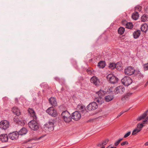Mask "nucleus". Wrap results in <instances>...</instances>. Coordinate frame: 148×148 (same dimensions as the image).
I'll return each instance as SVG.
<instances>
[{
  "label": "nucleus",
  "mask_w": 148,
  "mask_h": 148,
  "mask_svg": "<svg viewBox=\"0 0 148 148\" xmlns=\"http://www.w3.org/2000/svg\"><path fill=\"white\" fill-rule=\"evenodd\" d=\"M46 112L49 114L53 117H56L57 115L56 111L53 107L49 108L46 110Z\"/></svg>",
  "instance_id": "1a4fd4ad"
},
{
  "label": "nucleus",
  "mask_w": 148,
  "mask_h": 148,
  "mask_svg": "<svg viewBox=\"0 0 148 148\" xmlns=\"http://www.w3.org/2000/svg\"><path fill=\"white\" fill-rule=\"evenodd\" d=\"M49 101L50 104L53 106H56L57 102L56 98L53 97H51L49 99Z\"/></svg>",
  "instance_id": "a211bd4d"
},
{
  "label": "nucleus",
  "mask_w": 148,
  "mask_h": 148,
  "mask_svg": "<svg viewBox=\"0 0 148 148\" xmlns=\"http://www.w3.org/2000/svg\"><path fill=\"white\" fill-rule=\"evenodd\" d=\"M78 110L82 112H87L84 106L82 104H79L77 106Z\"/></svg>",
  "instance_id": "412c9836"
},
{
  "label": "nucleus",
  "mask_w": 148,
  "mask_h": 148,
  "mask_svg": "<svg viewBox=\"0 0 148 148\" xmlns=\"http://www.w3.org/2000/svg\"><path fill=\"white\" fill-rule=\"evenodd\" d=\"M141 10V7L140 6H137L135 8V12H140Z\"/></svg>",
  "instance_id": "c9c22d12"
},
{
  "label": "nucleus",
  "mask_w": 148,
  "mask_h": 148,
  "mask_svg": "<svg viewBox=\"0 0 148 148\" xmlns=\"http://www.w3.org/2000/svg\"><path fill=\"white\" fill-rule=\"evenodd\" d=\"M144 145L146 146H148V141L146 142L145 144Z\"/></svg>",
  "instance_id": "de8ad7c7"
},
{
  "label": "nucleus",
  "mask_w": 148,
  "mask_h": 148,
  "mask_svg": "<svg viewBox=\"0 0 148 148\" xmlns=\"http://www.w3.org/2000/svg\"><path fill=\"white\" fill-rule=\"evenodd\" d=\"M27 148H32L31 147H28Z\"/></svg>",
  "instance_id": "864d4df0"
},
{
  "label": "nucleus",
  "mask_w": 148,
  "mask_h": 148,
  "mask_svg": "<svg viewBox=\"0 0 148 148\" xmlns=\"http://www.w3.org/2000/svg\"><path fill=\"white\" fill-rule=\"evenodd\" d=\"M128 143L127 141H125L124 142H123L122 143H121V145L122 146H124L125 145H127L128 144Z\"/></svg>",
  "instance_id": "a19ab883"
},
{
  "label": "nucleus",
  "mask_w": 148,
  "mask_h": 148,
  "mask_svg": "<svg viewBox=\"0 0 148 148\" xmlns=\"http://www.w3.org/2000/svg\"><path fill=\"white\" fill-rule=\"evenodd\" d=\"M131 133V131H129L126 133L124 136V138H126L130 135Z\"/></svg>",
  "instance_id": "ea45409f"
},
{
  "label": "nucleus",
  "mask_w": 148,
  "mask_h": 148,
  "mask_svg": "<svg viewBox=\"0 0 148 148\" xmlns=\"http://www.w3.org/2000/svg\"><path fill=\"white\" fill-rule=\"evenodd\" d=\"M32 140V139H29V140H28L27 141V142H30V141Z\"/></svg>",
  "instance_id": "8fccbe9b"
},
{
  "label": "nucleus",
  "mask_w": 148,
  "mask_h": 148,
  "mask_svg": "<svg viewBox=\"0 0 148 148\" xmlns=\"http://www.w3.org/2000/svg\"><path fill=\"white\" fill-rule=\"evenodd\" d=\"M54 79H55V80H56V81H57L58 82H60V79L58 77H55Z\"/></svg>",
  "instance_id": "37998d69"
},
{
  "label": "nucleus",
  "mask_w": 148,
  "mask_h": 148,
  "mask_svg": "<svg viewBox=\"0 0 148 148\" xmlns=\"http://www.w3.org/2000/svg\"><path fill=\"white\" fill-rule=\"evenodd\" d=\"M148 85V80L147 82L146 83L145 85V86H146L147 85Z\"/></svg>",
  "instance_id": "09e8293b"
},
{
  "label": "nucleus",
  "mask_w": 148,
  "mask_h": 148,
  "mask_svg": "<svg viewBox=\"0 0 148 148\" xmlns=\"http://www.w3.org/2000/svg\"><path fill=\"white\" fill-rule=\"evenodd\" d=\"M139 16L138 13L137 12H135L132 14V18L134 20H137Z\"/></svg>",
  "instance_id": "a878e982"
},
{
  "label": "nucleus",
  "mask_w": 148,
  "mask_h": 148,
  "mask_svg": "<svg viewBox=\"0 0 148 148\" xmlns=\"http://www.w3.org/2000/svg\"><path fill=\"white\" fill-rule=\"evenodd\" d=\"M141 21L142 22H145L148 21L147 15L146 14L143 15L141 18Z\"/></svg>",
  "instance_id": "c85d7f7f"
},
{
  "label": "nucleus",
  "mask_w": 148,
  "mask_h": 148,
  "mask_svg": "<svg viewBox=\"0 0 148 148\" xmlns=\"http://www.w3.org/2000/svg\"><path fill=\"white\" fill-rule=\"evenodd\" d=\"M87 72L88 73H92V70H90V69H87Z\"/></svg>",
  "instance_id": "a18cd8bd"
},
{
  "label": "nucleus",
  "mask_w": 148,
  "mask_h": 148,
  "mask_svg": "<svg viewBox=\"0 0 148 148\" xmlns=\"http://www.w3.org/2000/svg\"><path fill=\"white\" fill-rule=\"evenodd\" d=\"M106 66V62L104 61H101L98 64V66L100 68H104Z\"/></svg>",
  "instance_id": "bb28decb"
},
{
  "label": "nucleus",
  "mask_w": 148,
  "mask_h": 148,
  "mask_svg": "<svg viewBox=\"0 0 148 148\" xmlns=\"http://www.w3.org/2000/svg\"><path fill=\"white\" fill-rule=\"evenodd\" d=\"M61 116L62 119L66 123H69L72 120V116L70 113L67 110L62 112Z\"/></svg>",
  "instance_id": "f257e3e1"
},
{
  "label": "nucleus",
  "mask_w": 148,
  "mask_h": 148,
  "mask_svg": "<svg viewBox=\"0 0 148 148\" xmlns=\"http://www.w3.org/2000/svg\"><path fill=\"white\" fill-rule=\"evenodd\" d=\"M148 25L147 24L145 23L141 25L140 29L142 32L146 33L148 30Z\"/></svg>",
  "instance_id": "6ab92c4d"
},
{
  "label": "nucleus",
  "mask_w": 148,
  "mask_h": 148,
  "mask_svg": "<svg viewBox=\"0 0 148 148\" xmlns=\"http://www.w3.org/2000/svg\"><path fill=\"white\" fill-rule=\"evenodd\" d=\"M143 123L138 124L137 125L136 128L139 130H140V131L142 130V128L144 126V122Z\"/></svg>",
  "instance_id": "7c9ffc66"
},
{
  "label": "nucleus",
  "mask_w": 148,
  "mask_h": 148,
  "mask_svg": "<svg viewBox=\"0 0 148 148\" xmlns=\"http://www.w3.org/2000/svg\"><path fill=\"white\" fill-rule=\"evenodd\" d=\"M110 146V145L108 146V147H107L106 148H109V147Z\"/></svg>",
  "instance_id": "5fc2aeb1"
},
{
  "label": "nucleus",
  "mask_w": 148,
  "mask_h": 148,
  "mask_svg": "<svg viewBox=\"0 0 148 148\" xmlns=\"http://www.w3.org/2000/svg\"><path fill=\"white\" fill-rule=\"evenodd\" d=\"M114 98L113 95H108L105 97V100L106 101L109 102L112 100Z\"/></svg>",
  "instance_id": "cd10ccee"
},
{
  "label": "nucleus",
  "mask_w": 148,
  "mask_h": 148,
  "mask_svg": "<svg viewBox=\"0 0 148 148\" xmlns=\"http://www.w3.org/2000/svg\"><path fill=\"white\" fill-rule=\"evenodd\" d=\"M110 148H116V147H112Z\"/></svg>",
  "instance_id": "603ef678"
},
{
  "label": "nucleus",
  "mask_w": 148,
  "mask_h": 148,
  "mask_svg": "<svg viewBox=\"0 0 148 148\" xmlns=\"http://www.w3.org/2000/svg\"><path fill=\"white\" fill-rule=\"evenodd\" d=\"M117 65L113 63H111L110 64L109 67L111 69H113L116 67Z\"/></svg>",
  "instance_id": "72a5a7b5"
},
{
  "label": "nucleus",
  "mask_w": 148,
  "mask_h": 148,
  "mask_svg": "<svg viewBox=\"0 0 148 148\" xmlns=\"http://www.w3.org/2000/svg\"><path fill=\"white\" fill-rule=\"evenodd\" d=\"M126 28L129 29H132L133 27V25L132 23H127L126 25Z\"/></svg>",
  "instance_id": "473e14b6"
},
{
  "label": "nucleus",
  "mask_w": 148,
  "mask_h": 148,
  "mask_svg": "<svg viewBox=\"0 0 148 148\" xmlns=\"http://www.w3.org/2000/svg\"><path fill=\"white\" fill-rule=\"evenodd\" d=\"M123 140V138H120L119 139V140L116 141L114 143V145L116 146H117L119 144V143H120V142Z\"/></svg>",
  "instance_id": "e433bc0d"
},
{
  "label": "nucleus",
  "mask_w": 148,
  "mask_h": 148,
  "mask_svg": "<svg viewBox=\"0 0 148 148\" xmlns=\"http://www.w3.org/2000/svg\"><path fill=\"white\" fill-rule=\"evenodd\" d=\"M125 88L123 86H120L116 87L114 91L116 94H122L125 91Z\"/></svg>",
  "instance_id": "ddd939ff"
},
{
  "label": "nucleus",
  "mask_w": 148,
  "mask_h": 148,
  "mask_svg": "<svg viewBox=\"0 0 148 148\" xmlns=\"http://www.w3.org/2000/svg\"><path fill=\"white\" fill-rule=\"evenodd\" d=\"M140 131V130H139L138 129H137V128H136L135 129H134L132 133V135H135L137 133H138Z\"/></svg>",
  "instance_id": "f704fd0d"
},
{
  "label": "nucleus",
  "mask_w": 148,
  "mask_h": 148,
  "mask_svg": "<svg viewBox=\"0 0 148 148\" xmlns=\"http://www.w3.org/2000/svg\"><path fill=\"white\" fill-rule=\"evenodd\" d=\"M148 112V110H147L143 114L138 117L137 119V120L138 121H140L142 119H144L147 116Z\"/></svg>",
  "instance_id": "5701e85b"
},
{
  "label": "nucleus",
  "mask_w": 148,
  "mask_h": 148,
  "mask_svg": "<svg viewBox=\"0 0 148 148\" xmlns=\"http://www.w3.org/2000/svg\"><path fill=\"white\" fill-rule=\"evenodd\" d=\"M144 69L145 70H148V63L144 65Z\"/></svg>",
  "instance_id": "79ce46f5"
},
{
  "label": "nucleus",
  "mask_w": 148,
  "mask_h": 148,
  "mask_svg": "<svg viewBox=\"0 0 148 148\" xmlns=\"http://www.w3.org/2000/svg\"><path fill=\"white\" fill-rule=\"evenodd\" d=\"M102 144V142L101 143H100L97 144V146L98 147H101L102 146H103V144Z\"/></svg>",
  "instance_id": "c03bdc74"
},
{
  "label": "nucleus",
  "mask_w": 148,
  "mask_h": 148,
  "mask_svg": "<svg viewBox=\"0 0 148 148\" xmlns=\"http://www.w3.org/2000/svg\"><path fill=\"white\" fill-rule=\"evenodd\" d=\"M135 72L134 68L132 66H129L124 70V73L125 75L130 76L133 74Z\"/></svg>",
  "instance_id": "423d86ee"
},
{
  "label": "nucleus",
  "mask_w": 148,
  "mask_h": 148,
  "mask_svg": "<svg viewBox=\"0 0 148 148\" xmlns=\"http://www.w3.org/2000/svg\"><path fill=\"white\" fill-rule=\"evenodd\" d=\"M90 82L95 86L99 85L100 83L99 80L95 76H93L91 78Z\"/></svg>",
  "instance_id": "2eb2a0df"
},
{
  "label": "nucleus",
  "mask_w": 148,
  "mask_h": 148,
  "mask_svg": "<svg viewBox=\"0 0 148 148\" xmlns=\"http://www.w3.org/2000/svg\"><path fill=\"white\" fill-rule=\"evenodd\" d=\"M28 111L29 113L30 116L31 117H32L34 119H37V117L36 115V113L33 109L29 108L28 109Z\"/></svg>",
  "instance_id": "f3484780"
},
{
  "label": "nucleus",
  "mask_w": 148,
  "mask_h": 148,
  "mask_svg": "<svg viewBox=\"0 0 148 148\" xmlns=\"http://www.w3.org/2000/svg\"><path fill=\"white\" fill-rule=\"evenodd\" d=\"M98 107L97 103L95 102L89 103L87 106V108L90 111L94 110L97 108Z\"/></svg>",
  "instance_id": "0eeeda50"
},
{
  "label": "nucleus",
  "mask_w": 148,
  "mask_h": 148,
  "mask_svg": "<svg viewBox=\"0 0 148 148\" xmlns=\"http://www.w3.org/2000/svg\"><path fill=\"white\" fill-rule=\"evenodd\" d=\"M132 93H127L123 97L121 98V100L122 101H124L125 100L129 98V97L130 96Z\"/></svg>",
  "instance_id": "c756f323"
},
{
  "label": "nucleus",
  "mask_w": 148,
  "mask_h": 148,
  "mask_svg": "<svg viewBox=\"0 0 148 148\" xmlns=\"http://www.w3.org/2000/svg\"><path fill=\"white\" fill-rule=\"evenodd\" d=\"M12 111L17 116L20 115V110L16 107H14L13 108Z\"/></svg>",
  "instance_id": "aec40b11"
},
{
  "label": "nucleus",
  "mask_w": 148,
  "mask_h": 148,
  "mask_svg": "<svg viewBox=\"0 0 148 148\" xmlns=\"http://www.w3.org/2000/svg\"><path fill=\"white\" fill-rule=\"evenodd\" d=\"M140 31L139 30H137L134 31L133 34V36L134 38L137 39L140 36Z\"/></svg>",
  "instance_id": "b1692460"
},
{
  "label": "nucleus",
  "mask_w": 148,
  "mask_h": 148,
  "mask_svg": "<svg viewBox=\"0 0 148 148\" xmlns=\"http://www.w3.org/2000/svg\"><path fill=\"white\" fill-rule=\"evenodd\" d=\"M107 79L110 83L115 84L117 82L118 78L112 74H110L107 76Z\"/></svg>",
  "instance_id": "39448f33"
},
{
  "label": "nucleus",
  "mask_w": 148,
  "mask_h": 148,
  "mask_svg": "<svg viewBox=\"0 0 148 148\" xmlns=\"http://www.w3.org/2000/svg\"><path fill=\"white\" fill-rule=\"evenodd\" d=\"M81 114L79 111H75L72 114V118L74 120L77 121L81 118Z\"/></svg>",
  "instance_id": "9b49d317"
},
{
  "label": "nucleus",
  "mask_w": 148,
  "mask_h": 148,
  "mask_svg": "<svg viewBox=\"0 0 148 148\" xmlns=\"http://www.w3.org/2000/svg\"><path fill=\"white\" fill-rule=\"evenodd\" d=\"M106 92L103 90H100L97 92L96 94L98 95V98H96V101L100 104H101L103 102V99L102 97L106 93Z\"/></svg>",
  "instance_id": "7ed1b4c3"
},
{
  "label": "nucleus",
  "mask_w": 148,
  "mask_h": 148,
  "mask_svg": "<svg viewBox=\"0 0 148 148\" xmlns=\"http://www.w3.org/2000/svg\"><path fill=\"white\" fill-rule=\"evenodd\" d=\"M125 30V28L123 27H121L118 30V33L119 34H123Z\"/></svg>",
  "instance_id": "2f4dec72"
},
{
  "label": "nucleus",
  "mask_w": 148,
  "mask_h": 148,
  "mask_svg": "<svg viewBox=\"0 0 148 148\" xmlns=\"http://www.w3.org/2000/svg\"><path fill=\"white\" fill-rule=\"evenodd\" d=\"M105 148V147L104 146H102V147H101V148Z\"/></svg>",
  "instance_id": "3c124183"
},
{
  "label": "nucleus",
  "mask_w": 148,
  "mask_h": 148,
  "mask_svg": "<svg viewBox=\"0 0 148 148\" xmlns=\"http://www.w3.org/2000/svg\"><path fill=\"white\" fill-rule=\"evenodd\" d=\"M130 109V108H129V109H128V110H126L125 111H122L117 116V118H118L119 117H120L124 113H125V112H127V111Z\"/></svg>",
  "instance_id": "58836bf2"
},
{
  "label": "nucleus",
  "mask_w": 148,
  "mask_h": 148,
  "mask_svg": "<svg viewBox=\"0 0 148 148\" xmlns=\"http://www.w3.org/2000/svg\"><path fill=\"white\" fill-rule=\"evenodd\" d=\"M8 136L10 139L15 140L18 139L19 135L18 132L16 131L10 133L8 134Z\"/></svg>",
  "instance_id": "9d476101"
},
{
  "label": "nucleus",
  "mask_w": 148,
  "mask_h": 148,
  "mask_svg": "<svg viewBox=\"0 0 148 148\" xmlns=\"http://www.w3.org/2000/svg\"><path fill=\"white\" fill-rule=\"evenodd\" d=\"M28 125L31 129L37 130L39 128V124L37 121V119H33L28 123Z\"/></svg>",
  "instance_id": "f03ea898"
},
{
  "label": "nucleus",
  "mask_w": 148,
  "mask_h": 148,
  "mask_svg": "<svg viewBox=\"0 0 148 148\" xmlns=\"http://www.w3.org/2000/svg\"><path fill=\"white\" fill-rule=\"evenodd\" d=\"M121 82L125 86H128L132 83V81L130 77L126 76L121 79Z\"/></svg>",
  "instance_id": "20e7f679"
},
{
  "label": "nucleus",
  "mask_w": 148,
  "mask_h": 148,
  "mask_svg": "<svg viewBox=\"0 0 148 148\" xmlns=\"http://www.w3.org/2000/svg\"><path fill=\"white\" fill-rule=\"evenodd\" d=\"M148 120V116L147 117V119L143 121V122H147V120Z\"/></svg>",
  "instance_id": "49530a36"
},
{
  "label": "nucleus",
  "mask_w": 148,
  "mask_h": 148,
  "mask_svg": "<svg viewBox=\"0 0 148 148\" xmlns=\"http://www.w3.org/2000/svg\"><path fill=\"white\" fill-rule=\"evenodd\" d=\"M8 135L6 134H2L0 135V140L3 143L6 142L8 139Z\"/></svg>",
  "instance_id": "dca6fc26"
},
{
  "label": "nucleus",
  "mask_w": 148,
  "mask_h": 148,
  "mask_svg": "<svg viewBox=\"0 0 148 148\" xmlns=\"http://www.w3.org/2000/svg\"><path fill=\"white\" fill-rule=\"evenodd\" d=\"M135 75L136 77L138 78V79H141L143 77V75L139 71H136Z\"/></svg>",
  "instance_id": "393cba45"
},
{
  "label": "nucleus",
  "mask_w": 148,
  "mask_h": 148,
  "mask_svg": "<svg viewBox=\"0 0 148 148\" xmlns=\"http://www.w3.org/2000/svg\"><path fill=\"white\" fill-rule=\"evenodd\" d=\"M109 141V140L108 139H105L104 140H103L102 142V144H103V146H104V145H106L107 143H108Z\"/></svg>",
  "instance_id": "4c0bfd02"
},
{
  "label": "nucleus",
  "mask_w": 148,
  "mask_h": 148,
  "mask_svg": "<svg viewBox=\"0 0 148 148\" xmlns=\"http://www.w3.org/2000/svg\"><path fill=\"white\" fill-rule=\"evenodd\" d=\"M27 132V130L25 127H23L19 131L18 133L19 136V135H23L26 134Z\"/></svg>",
  "instance_id": "4be33fe9"
},
{
  "label": "nucleus",
  "mask_w": 148,
  "mask_h": 148,
  "mask_svg": "<svg viewBox=\"0 0 148 148\" xmlns=\"http://www.w3.org/2000/svg\"><path fill=\"white\" fill-rule=\"evenodd\" d=\"M9 123L7 120L1 121L0 122V128L5 130L9 127Z\"/></svg>",
  "instance_id": "6e6552de"
},
{
  "label": "nucleus",
  "mask_w": 148,
  "mask_h": 148,
  "mask_svg": "<svg viewBox=\"0 0 148 148\" xmlns=\"http://www.w3.org/2000/svg\"><path fill=\"white\" fill-rule=\"evenodd\" d=\"M44 125V127L48 129L49 131L51 132L54 130V123L52 121H49Z\"/></svg>",
  "instance_id": "f8f14e48"
},
{
  "label": "nucleus",
  "mask_w": 148,
  "mask_h": 148,
  "mask_svg": "<svg viewBox=\"0 0 148 148\" xmlns=\"http://www.w3.org/2000/svg\"><path fill=\"white\" fill-rule=\"evenodd\" d=\"M14 120L16 124L20 125L23 126L25 125V122L24 120L20 117L15 116L14 118Z\"/></svg>",
  "instance_id": "4468645a"
}]
</instances>
